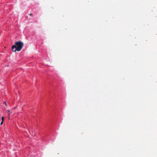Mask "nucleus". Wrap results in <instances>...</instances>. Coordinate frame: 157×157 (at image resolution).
I'll return each instance as SVG.
<instances>
[{
	"label": "nucleus",
	"mask_w": 157,
	"mask_h": 157,
	"mask_svg": "<svg viewBox=\"0 0 157 157\" xmlns=\"http://www.w3.org/2000/svg\"><path fill=\"white\" fill-rule=\"evenodd\" d=\"M4 104L5 105V106H6L7 105L6 102L5 101L4 102Z\"/></svg>",
	"instance_id": "4"
},
{
	"label": "nucleus",
	"mask_w": 157,
	"mask_h": 157,
	"mask_svg": "<svg viewBox=\"0 0 157 157\" xmlns=\"http://www.w3.org/2000/svg\"><path fill=\"white\" fill-rule=\"evenodd\" d=\"M3 121H2L1 122L0 124L2 125V124L3 123Z\"/></svg>",
	"instance_id": "5"
},
{
	"label": "nucleus",
	"mask_w": 157,
	"mask_h": 157,
	"mask_svg": "<svg viewBox=\"0 0 157 157\" xmlns=\"http://www.w3.org/2000/svg\"><path fill=\"white\" fill-rule=\"evenodd\" d=\"M30 16H31L32 15V13H30L29 14Z\"/></svg>",
	"instance_id": "6"
},
{
	"label": "nucleus",
	"mask_w": 157,
	"mask_h": 157,
	"mask_svg": "<svg viewBox=\"0 0 157 157\" xmlns=\"http://www.w3.org/2000/svg\"><path fill=\"white\" fill-rule=\"evenodd\" d=\"M7 112L8 113V118H9V119H10V111L9 110H7Z\"/></svg>",
	"instance_id": "2"
},
{
	"label": "nucleus",
	"mask_w": 157,
	"mask_h": 157,
	"mask_svg": "<svg viewBox=\"0 0 157 157\" xmlns=\"http://www.w3.org/2000/svg\"><path fill=\"white\" fill-rule=\"evenodd\" d=\"M4 119V117L3 116V117H2V121H3Z\"/></svg>",
	"instance_id": "3"
},
{
	"label": "nucleus",
	"mask_w": 157,
	"mask_h": 157,
	"mask_svg": "<svg viewBox=\"0 0 157 157\" xmlns=\"http://www.w3.org/2000/svg\"><path fill=\"white\" fill-rule=\"evenodd\" d=\"M24 44L22 42L19 41L15 42V44L12 47V51L13 52L20 51L23 47Z\"/></svg>",
	"instance_id": "1"
}]
</instances>
